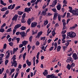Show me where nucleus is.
Segmentation results:
<instances>
[{
    "label": "nucleus",
    "mask_w": 78,
    "mask_h": 78,
    "mask_svg": "<svg viewBox=\"0 0 78 78\" xmlns=\"http://www.w3.org/2000/svg\"><path fill=\"white\" fill-rule=\"evenodd\" d=\"M23 12L20 11L18 12V14L19 15H22V14H23Z\"/></svg>",
    "instance_id": "32"
},
{
    "label": "nucleus",
    "mask_w": 78,
    "mask_h": 78,
    "mask_svg": "<svg viewBox=\"0 0 78 78\" xmlns=\"http://www.w3.org/2000/svg\"><path fill=\"white\" fill-rule=\"evenodd\" d=\"M54 49V47L53 46L51 47L49 49V51H52V50H53Z\"/></svg>",
    "instance_id": "38"
},
{
    "label": "nucleus",
    "mask_w": 78,
    "mask_h": 78,
    "mask_svg": "<svg viewBox=\"0 0 78 78\" xmlns=\"http://www.w3.org/2000/svg\"><path fill=\"white\" fill-rule=\"evenodd\" d=\"M24 10L25 12H29L31 11V8H26Z\"/></svg>",
    "instance_id": "11"
},
{
    "label": "nucleus",
    "mask_w": 78,
    "mask_h": 78,
    "mask_svg": "<svg viewBox=\"0 0 78 78\" xmlns=\"http://www.w3.org/2000/svg\"><path fill=\"white\" fill-rule=\"evenodd\" d=\"M56 8L57 10L58 11L61 10V5L60 3H58V5L57 6Z\"/></svg>",
    "instance_id": "10"
},
{
    "label": "nucleus",
    "mask_w": 78,
    "mask_h": 78,
    "mask_svg": "<svg viewBox=\"0 0 78 78\" xmlns=\"http://www.w3.org/2000/svg\"><path fill=\"white\" fill-rule=\"evenodd\" d=\"M69 11L70 12L72 13L74 16H78V11L72 9H69Z\"/></svg>",
    "instance_id": "3"
},
{
    "label": "nucleus",
    "mask_w": 78,
    "mask_h": 78,
    "mask_svg": "<svg viewBox=\"0 0 78 78\" xmlns=\"http://www.w3.org/2000/svg\"><path fill=\"white\" fill-rule=\"evenodd\" d=\"M53 3L54 5H56V3H57V0H55V1H53Z\"/></svg>",
    "instance_id": "41"
},
{
    "label": "nucleus",
    "mask_w": 78,
    "mask_h": 78,
    "mask_svg": "<svg viewBox=\"0 0 78 78\" xmlns=\"http://www.w3.org/2000/svg\"><path fill=\"white\" fill-rule=\"evenodd\" d=\"M0 56H1L2 58L3 59V58L4 56V54H0Z\"/></svg>",
    "instance_id": "47"
},
{
    "label": "nucleus",
    "mask_w": 78,
    "mask_h": 78,
    "mask_svg": "<svg viewBox=\"0 0 78 78\" xmlns=\"http://www.w3.org/2000/svg\"><path fill=\"white\" fill-rule=\"evenodd\" d=\"M28 43V42L27 41H24L22 42V44L24 45H26Z\"/></svg>",
    "instance_id": "18"
},
{
    "label": "nucleus",
    "mask_w": 78,
    "mask_h": 78,
    "mask_svg": "<svg viewBox=\"0 0 78 78\" xmlns=\"http://www.w3.org/2000/svg\"><path fill=\"white\" fill-rule=\"evenodd\" d=\"M48 23V20H46V21H44V25L45 26V25H47V24Z\"/></svg>",
    "instance_id": "21"
},
{
    "label": "nucleus",
    "mask_w": 78,
    "mask_h": 78,
    "mask_svg": "<svg viewBox=\"0 0 78 78\" xmlns=\"http://www.w3.org/2000/svg\"><path fill=\"white\" fill-rule=\"evenodd\" d=\"M9 44L10 46H12V45H13V43L12 42H10L9 43Z\"/></svg>",
    "instance_id": "62"
},
{
    "label": "nucleus",
    "mask_w": 78,
    "mask_h": 78,
    "mask_svg": "<svg viewBox=\"0 0 78 78\" xmlns=\"http://www.w3.org/2000/svg\"><path fill=\"white\" fill-rule=\"evenodd\" d=\"M20 28L21 30H25V29H26V27L23 26H22Z\"/></svg>",
    "instance_id": "34"
},
{
    "label": "nucleus",
    "mask_w": 78,
    "mask_h": 78,
    "mask_svg": "<svg viewBox=\"0 0 78 78\" xmlns=\"http://www.w3.org/2000/svg\"><path fill=\"white\" fill-rule=\"evenodd\" d=\"M27 55V53H25L23 56V60H25V56H26V55Z\"/></svg>",
    "instance_id": "30"
},
{
    "label": "nucleus",
    "mask_w": 78,
    "mask_h": 78,
    "mask_svg": "<svg viewBox=\"0 0 78 78\" xmlns=\"http://www.w3.org/2000/svg\"><path fill=\"white\" fill-rule=\"evenodd\" d=\"M56 17H57V14H55L53 18V19L54 20H56Z\"/></svg>",
    "instance_id": "25"
},
{
    "label": "nucleus",
    "mask_w": 78,
    "mask_h": 78,
    "mask_svg": "<svg viewBox=\"0 0 78 78\" xmlns=\"http://www.w3.org/2000/svg\"><path fill=\"white\" fill-rule=\"evenodd\" d=\"M47 78H58V76H55L53 74L46 76Z\"/></svg>",
    "instance_id": "4"
},
{
    "label": "nucleus",
    "mask_w": 78,
    "mask_h": 78,
    "mask_svg": "<svg viewBox=\"0 0 78 78\" xmlns=\"http://www.w3.org/2000/svg\"><path fill=\"white\" fill-rule=\"evenodd\" d=\"M52 11H53V12H56V9H51Z\"/></svg>",
    "instance_id": "59"
},
{
    "label": "nucleus",
    "mask_w": 78,
    "mask_h": 78,
    "mask_svg": "<svg viewBox=\"0 0 78 78\" xmlns=\"http://www.w3.org/2000/svg\"><path fill=\"white\" fill-rule=\"evenodd\" d=\"M20 38H16V40L17 41V43L18 44V43H19V41H20Z\"/></svg>",
    "instance_id": "50"
},
{
    "label": "nucleus",
    "mask_w": 78,
    "mask_h": 78,
    "mask_svg": "<svg viewBox=\"0 0 78 78\" xmlns=\"http://www.w3.org/2000/svg\"><path fill=\"white\" fill-rule=\"evenodd\" d=\"M15 71V69L14 68L10 69V72H12V73H13V72H14Z\"/></svg>",
    "instance_id": "43"
},
{
    "label": "nucleus",
    "mask_w": 78,
    "mask_h": 78,
    "mask_svg": "<svg viewBox=\"0 0 78 78\" xmlns=\"http://www.w3.org/2000/svg\"><path fill=\"white\" fill-rule=\"evenodd\" d=\"M4 49H6V44H5L3 47Z\"/></svg>",
    "instance_id": "55"
},
{
    "label": "nucleus",
    "mask_w": 78,
    "mask_h": 78,
    "mask_svg": "<svg viewBox=\"0 0 78 78\" xmlns=\"http://www.w3.org/2000/svg\"><path fill=\"white\" fill-rule=\"evenodd\" d=\"M68 58L69 59L67 60V62H69L72 61V58L71 57H69Z\"/></svg>",
    "instance_id": "19"
},
{
    "label": "nucleus",
    "mask_w": 78,
    "mask_h": 78,
    "mask_svg": "<svg viewBox=\"0 0 78 78\" xmlns=\"http://www.w3.org/2000/svg\"><path fill=\"white\" fill-rule=\"evenodd\" d=\"M16 55H14L12 58V59H13V62L12 61L11 62V63L12 64L11 65L12 67L14 66L15 67H16L17 66V61H16Z\"/></svg>",
    "instance_id": "1"
},
{
    "label": "nucleus",
    "mask_w": 78,
    "mask_h": 78,
    "mask_svg": "<svg viewBox=\"0 0 78 78\" xmlns=\"http://www.w3.org/2000/svg\"><path fill=\"white\" fill-rule=\"evenodd\" d=\"M42 31H41L39 32L38 33L37 35L36 36V38H39L40 37V36H41V35H42Z\"/></svg>",
    "instance_id": "8"
},
{
    "label": "nucleus",
    "mask_w": 78,
    "mask_h": 78,
    "mask_svg": "<svg viewBox=\"0 0 78 78\" xmlns=\"http://www.w3.org/2000/svg\"><path fill=\"white\" fill-rule=\"evenodd\" d=\"M18 49H19V48H14L13 49V53H14L15 52H16L17 50H18Z\"/></svg>",
    "instance_id": "29"
},
{
    "label": "nucleus",
    "mask_w": 78,
    "mask_h": 78,
    "mask_svg": "<svg viewBox=\"0 0 78 78\" xmlns=\"http://www.w3.org/2000/svg\"><path fill=\"white\" fill-rule=\"evenodd\" d=\"M65 33H66V30H62V34H65Z\"/></svg>",
    "instance_id": "49"
},
{
    "label": "nucleus",
    "mask_w": 78,
    "mask_h": 78,
    "mask_svg": "<svg viewBox=\"0 0 78 78\" xmlns=\"http://www.w3.org/2000/svg\"><path fill=\"white\" fill-rule=\"evenodd\" d=\"M63 3L64 4H67V1H66V0H64L63 2Z\"/></svg>",
    "instance_id": "46"
},
{
    "label": "nucleus",
    "mask_w": 78,
    "mask_h": 78,
    "mask_svg": "<svg viewBox=\"0 0 78 78\" xmlns=\"http://www.w3.org/2000/svg\"><path fill=\"white\" fill-rule=\"evenodd\" d=\"M70 43L69 42H67V43L65 44V45L67 47H68L69 46V44Z\"/></svg>",
    "instance_id": "51"
},
{
    "label": "nucleus",
    "mask_w": 78,
    "mask_h": 78,
    "mask_svg": "<svg viewBox=\"0 0 78 78\" xmlns=\"http://www.w3.org/2000/svg\"><path fill=\"white\" fill-rule=\"evenodd\" d=\"M15 6H16V5H15V4H14L12 5H11L8 6V9H11V10H12V9H13L14 8Z\"/></svg>",
    "instance_id": "5"
},
{
    "label": "nucleus",
    "mask_w": 78,
    "mask_h": 78,
    "mask_svg": "<svg viewBox=\"0 0 78 78\" xmlns=\"http://www.w3.org/2000/svg\"><path fill=\"white\" fill-rule=\"evenodd\" d=\"M20 34L22 36V37H25V32H21L20 33Z\"/></svg>",
    "instance_id": "17"
},
{
    "label": "nucleus",
    "mask_w": 78,
    "mask_h": 78,
    "mask_svg": "<svg viewBox=\"0 0 78 78\" xmlns=\"http://www.w3.org/2000/svg\"><path fill=\"white\" fill-rule=\"evenodd\" d=\"M26 63L28 65V66H30L31 65V62H29V60L28 59H27V60Z\"/></svg>",
    "instance_id": "13"
},
{
    "label": "nucleus",
    "mask_w": 78,
    "mask_h": 78,
    "mask_svg": "<svg viewBox=\"0 0 78 78\" xmlns=\"http://www.w3.org/2000/svg\"><path fill=\"white\" fill-rule=\"evenodd\" d=\"M55 30H53L52 32V35L54 37L55 36Z\"/></svg>",
    "instance_id": "37"
},
{
    "label": "nucleus",
    "mask_w": 78,
    "mask_h": 78,
    "mask_svg": "<svg viewBox=\"0 0 78 78\" xmlns=\"http://www.w3.org/2000/svg\"><path fill=\"white\" fill-rule=\"evenodd\" d=\"M8 9L7 7H3L1 10V11H6Z\"/></svg>",
    "instance_id": "15"
},
{
    "label": "nucleus",
    "mask_w": 78,
    "mask_h": 78,
    "mask_svg": "<svg viewBox=\"0 0 78 78\" xmlns=\"http://www.w3.org/2000/svg\"><path fill=\"white\" fill-rule=\"evenodd\" d=\"M6 54L8 53V54L6 56L5 58L6 59H8L9 58V56H10V53H9V51H6Z\"/></svg>",
    "instance_id": "14"
},
{
    "label": "nucleus",
    "mask_w": 78,
    "mask_h": 78,
    "mask_svg": "<svg viewBox=\"0 0 78 78\" xmlns=\"http://www.w3.org/2000/svg\"><path fill=\"white\" fill-rule=\"evenodd\" d=\"M62 37H63L62 39V41H64V39H66V34L62 35Z\"/></svg>",
    "instance_id": "26"
},
{
    "label": "nucleus",
    "mask_w": 78,
    "mask_h": 78,
    "mask_svg": "<svg viewBox=\"0 0 78 78\" xmlns=\"http://www.w3.org/2000/svg\"><path fill=\"white\" fill-rule=\"evenodd\" d=\"M71 67L73 68V67H75V63H73L72 64L70 65Z\"/></svg>",
    "instance_id": "44"
},
{
    "label": "nucleus",
    "mask_w": 78,
    "mask_h": 78,
    "mask_svg": "<svg viewBox=\"0 0 78 78\" xmlns=\"http://www.w3.org/2000/svg\"><path fill=\"white\" fill-rule=\"evenodd\" d=\"M18 17V15H15L14 17L12 18V20L14 21V20H15V22L17 21V17Z\"/></svg>",
    "instance_id": "9"
},
{
    "label": "nucleus",
    "mask_w": 78,
    "mask_h": 78,
    "mask_svg": "<svg viewBox=\"0 0 78 78\" xmlns=\"http://www.w3.org/2000/svg\"><path fill=\"white\" fill-rule=\"evenodd\" d=\"M73 58L75 60H76L78 58V56L77 54L76 53H73Z\"/></svg>",
    "instance_id": "7"
},
{
    "label": "nucleus",
    "mask_w": 78,
    "mask_h": 78,
    "mask_svg": "<svg viewBox=\"0 0 78 78\" xmlns=\"http://www.w3.org/2000/svg\"><path fill=\"white\" fill-rule=\"evenodd\" d=\"M71 67V66L70 65V64H68L67 66V68L68 69V70H70Z\"/></svg>",
    "instance_id": "27"
},
{
    "label": "nucleus",
    "mask_w": 78,
    "mask_h": 78,
    "mask_svg": "<svg viewBox=\"0 0 78 78\" xmlns=\"http://www.w3.org/2000/svg\"><path fill=\"white\" fill-rule=\"evenodd\" d=\"M20 27H21V25L20 24H18L15 26L14 27V29H15V30H16V29H17V28H20Z\"/></svg>",
    "instance_id": "12"
},
{
    "label": "nucleus",
    "mask_w": 78,
    "mask_h": 78,
    "mask_svg": "<svg viewBox=\"0 0 78 78\" xmlns=\"http://www.w3.org/2000/svg\"><path fill=\"white\" fill-rule=\"evenodd\" d=\"M43 74L44 76H47V74H48V73H47V70H45L44 72L43 73Z\"/></svg>",
    "instance_id": "16"
},
{
    "label": "nucleus",
    "mask_w": 78,
    "mask_h": 78,
    "mask_svg": "<svg viewBox=\"0 0 78 78\" xmlns=\"http://www.w3.org/2000/svg\"><path fill=\"white\" fill-rule=\"evenodd\" d=\"M19 74V73H16L15 74V75L14 76V78H16L17 77V76H18V74Z\"/></svg>",
    "instance_id": "57"
},
{
    "label": "nucleus",
    "mask_w": 78,
    "mask_h": 78,
    "mask_svg": "<svg viewBox=\"0 0 78 78\" xmlns=\"http://www.w3.org/2000/svg\"><path fill=\"white\" fill-rule=\"evenodd\" d=\"M8 60H5V65H6V66L7 65V64L8 63Z\"/></svg>",
    "instance_id": "53"
},
{
    "label": "nucleus",
    "mask_w": 78,
    "mask_h": 78,
    "mask_svg": "<svg viewBox=\"0 0 78 78\" xmlns=\"http://www.w3.org/2000/svg\"><path fill=\"white\" fill-rule=\"evenodd\" d=\"M5 32V29L4 28H2L1 27V29H0V32L1 33H3Z\"/></svg>",
    "instance_id": "33"
},
{
    "label": "nucleus",
    "mask_w": 78,
    "mask_h": 78,
    "mask_svg": "<svg viewBox=\"0 0 78 78\" xmlns=\"http://www.w3.org/2000/svg\"><path fill=\"white\" fill-rule=\"evenodd\" d=\"M42 14L43 16H45V15H46V11H43L42 12Z\"/></svg>",
    "instance_id": "48"
},
{
    "label": "nucleus",
    "mask_w": 78,
    "mask_h": 78,
    "mask_svg": "<svg viewBox=\"0 0 78 78\" xmlns=\"http://www.w3.org/2000/svg\"><path fill=\"white\" fill-rule=\"evenodd\" d=\"M61 46L59 45L58 47L57 48V51H59L60 50H61Z\"/></svg>",
    "instance_id": "24"
},
{
    "label": "nucleus",
    "mask_w": 78,
    "mask_h": 78,
    "mask_svg": "<svg viewBox=\"0 0 78 78\" xmlns=\"http://www.w3.org/2000/svg\"><path fill=\"white\" fill-rule=\"evenodd\" d=\"M36 45L37 46V45H39V41H37L36 42Z\"/></svg>",
    "instance_id": "60"
},
{
    "label": "nucleus",
    "mask_w": 78,
    "mask_h": 78,
    "mask_svg": "<svg viewBox=\"0 0 78 78\" xmlns=\"http://www.w3.org/2000/svg\"><path fill=\"white\" fill-rule=\"evenodd\" d=\"M61 15H59L58 16V19L59 21H61Z\"/></svg>",
    "instance_id": "42"
},
{
    "label": "nucleus",
    "mask_w": 78,
    "mask_h": 78,
    "mask_svg": "<svg viewBox=\"0 0 78 78\" xmlns=\"http://www.w3.org/2000/svg\"><path fill=\"white\" fill-rule=\"evenodd\" d=\"M67 35L71 37V38H73V37H75L76 36V33L74 32H70L68 33Z\"/></svg>",
    "instance_id": "2"
},
{
    "label": "nucleus",
    "mask_w": 78,
    "mask_h": 78,
    "mask_svg": "<svg viewBox=\"0 0 78 78\" xmlns=\"http://www.w3.org/2000/svg\"><path fill=\"white\" fill-rule=\"evenodd\" d=\"M59 24H58V23H56L55 25V27H59Z\"/></svg>",
    "instance_id": "58"
},
{
    "label": "nucleus",
    "mask_w": 78,
    "mask_h": 78,
    "mask_svg": "<svg viewBox=\"0 0 78 78\" xmlns=\"http://www.w3.org/2000/svg\"><path fill=\"white\" fill-rule=\"evenodd\" d=\"M11 31H12V30H11V28L8 29V30L6 31V32H7V33H8L9 32H11Z\"/></svg>",
    "instance_id": "36"
},
{
    "label": "nucleus",
    "mask_w": 78,
    "mask_h": 78,
    "mask_svg": "<svg viewBox=\"0 0 78 78\" xmlns=\"http://www.w3.org/2000/svg\"><path fill=\"white\" fill-rule=\"evenodd\" d=\"M78 26L76 24H74V26L71 28V29H74V28H75L76 27Z\"/></svg>",
    "instance_id": "40"
},
{
    "label": "nucleus",
    "mask_w": 78,
    "mask_h": 78,
    "mask_svg": "<svg viewBox=\"0 0 78 78\" xmlns=\"http://www.w3.org/2000/svg\"><path fill=\"white\" fill-rule=\"evenodd\" d=\"M27 48L28 49L30 50V49H31V46H30V44H29L27 46Z\"/></svg>",
    "instance_id": "45"
},
{
    "label": "nucleus",
    "mask_w": 78,
    "mask_h": 78,
    "mask_svg": "<svg viewBox=\"0 0 78 78\" xmlns=\"http://www.w3.org/2000/svg\"><path fill=\"white\" fill-rule=\"evenodd\" d=\"M37 23L36 22L32 23H31V27H32V28L36 27L37 26Z\"/></svg>",
    "instance_id": "6"
},
{
    "label": "nucleus",
    "mask_w": 78,
    "mask_h": 78,
    "mask_svg": "<svg viewBox=\"0 0 78 78\" xmlns=\"http://www.w3.org/2000/svg\"><path fill=\"white\" fill-rule=\"evenodd\" d=\"M4 69L3 68H2V69H0V74H2V73L3 72V71H4Z\"/></svg>",
    "instance_id": "28"
},
{
    "label": "nucleus",
    "mask_w": 78,
    "mask_h": 78,
    "mask_svg": "<svg viewBox=\"0 0 78 78\" xmlns=\"http://www.w3.org/2000/svg\"><path fill=\"white\" fill-rule=\"evenodd\" d=\"M21 21L22 23H25V22H26V21L24 18H22L21 20Z\"/></svg>",
    "instance_id": "31"
},
{
    "label": "nucleus",
    "mask_w": 78,
    "mask_h": 78,
    "mask_svg": "<svg viewBox=\"0 0 78 78\" xmlns=\"http://www.w3.org/2000/svg\"><path fill=\"white\" fill-rule=\"evenodd\" d=\"M67 18H69V17L70 16V13H67Z\"/></svg>",
    "instance_id": "56"
},
{
    "label": "nucleus",
    "mask_w": 78,
    "mask_h": 78,
    "mask_svg": "<svg viewBox=\"0 0 78 78\" xmlns=\"http://www.w3.org/2000/svg\"><path fill=\"white\" fill-rule=\"evenodd\" d=\"M5 26H6V23H3V25L1 26V28H3V27H5Z\"/></svg>",
    "instance_id": "52"
},
{
    "label": "nucleus",
    "mask_w": 78,
    "mask_h": 78,
    "mask_svg": "<svg viewBox=\"0 0 78 78\" xmlns=\"http://www.w3.org/2000/svg\"><path fill=\"white\" fill-rule=\"evenodd\" d=\"M58 46V44H57V43L55 42V44H54V50H56V49L57 48V46Z\"/></svg>",
    "instance_id": "23"
},
{
    "label": "nucleus",
    "mask_w": 78,
    "mask_h": 78,
    "mask_svg": "<svg viewBox=\"0 0 78 78\" xmlns=\"http://www.w3.org/2000/svg\"><path fill=\"white\" fill-rule=\"evenodd\" d=\"M27 22L29 25H30L31 24V21L30 20V18H29Z\"/></svg>",
    "instance_id": "22"
},
{
    "label": "nucleus",
    "mask_w": 78,
    "mask_h": 78,
    "mask_svg": "<svg viewBox=\"0 0 78 78\" xmlns=\"http://www.w3.org/2000/svg\"><path fill=\"white\" fill-rule=\"evenodd\" d=\"M18 68L19 69H22V65L21 64H20L18 65Z\"/></svg>",
    "instance_id": "61"
},
{
    "label": "nucleus",
    "mask_w": 78,
    "mask_h": 78,
    "mask_svg": "<svg viewBox=\"0 0 78 78\" xmlns=\"http://www.w3.org/2000/svg\"><path fill=\"white\" fill-rule=\"evenodd\" d=\"M26 15V13H24L23 14L22 16V19H24V18L25 17Z\"/></svg>",
    "instance_id": "54"
},
{
    "label": "nucleus",
    "mask_w": 78,
    "mask_h": 78,
    "mask_svg": "<svg viewBox=\"0 0 78 78\" xmlns=\"http://www.w3.org/2000/svg\"><path fill=\"white\" fill-rule=\"evenodd\" d=\"M63 51H65L66 50V49L67 48V46H63Z\"/></svg>",
    "instance_id": "35"
},
{
    "label": "nucleus",
    "mask_w": 78,
    "mask_h": 78,
    "mask_svg": "<svg viewBox=\"0 0 78 78\" xmlns=\"http://www.w3.org/2000/svg\"><path fill=\"white\" fill-rule=\"evenodd\" d=\"M32 39H33V36H31L29 38V40L30 42H32Z\"/></svg>",
    "instance_id": "39"
},
{
    "label": "nucleus",
    "mask_w": 78,
    "mask_h": 78,
    "mask_svg": "<svg viewBox=\"0 0 78 78\" xmlns=\"http://www.w3.org/2000/svg\"><path fill=\"white\" fill-rule=\"evenodd\" d=\"M9 13V10H7L5 12V15H7Z\"/></svg>",
    "instance_id": "63"
},
{
    "label": "nucleus",
    "mask_w": 78,
    "mask_h": 78,
    "mask_svg": "<svg viewBox=\"0 0 78 78\" xmlns=\"http://www.w3.org/2000/svg\"><path fill=\"white\" fill-rule=\"evenodd\" d=\"M7 74H6V73H5V74L4 77L3 78H6V76H7Z\"/></svg>",
    "instance_id": "64"
},
{
    "label": "nucleus",
    "mask_w": 78,
    "mask_h": 78,
    "mask_svg": "<svg viewBox=\"0 0 78 78\" xmlns=\"http://www.w3.org/2000/svg\"><path fill=\"white\" fill-rule=\"evenodd\" d=\"M1 0L0 2L1 4V5H4V6H6V4L2 0Z\"/></svg>",
    "instance_id": "20"
}]
</instances>
